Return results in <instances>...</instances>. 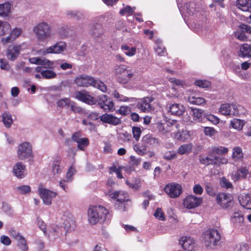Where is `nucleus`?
Here are the masks:
<instances>
[{"mask_svg":"<svg viewBox=\"0 0 251 251\" xmlns=\"http://www.w3.org/2000/svg\"><path fill=\"white\" fill-rule=\"evenodd\" d=\"M74 82L78 86L87 87L92 86L103 92L106 91V86L104 83L100 80H96L93 77L86 75H78L74 80Z\"/></svg>","mask_w":251,"mask_h":251,"instance_id":"nucleus-1","label":"nucleus"},{"mask_svg":"<svg viewBox=\"0 0 251 251\" xmlns=\"http://www.w3.org/2000/svg\"><path fill=\"white\" fill-rule=\"evenodd\" d=\"M108 214V210L103 206L100 205L91 206L88 210L89 222L92 225H95L99 222H103L105 221Z\"/></svg>","mask_w":251,"mask_h":251,"instance_id":"nucleus-2","label":"nucleus"},{"mask_svg":"<svg viewBox=\"0 0 251 251\" xmlns=\"http://www.w3.org/2000/svg\"><path fill=\"white\" fill-rule=\"evenodd\" d=\"M202 238L205 246L211 249L219 245L222 236L217 229L209 228L203 232Z\"/></svg>","mask_w":251,"mask_h":251,"instance_id":"nucleus-3","label":"nucleus"},{"mask_svg":"<svg viewBox=\"0 0 251 251\" xmlns=\"http://www.w3.org/2000/svg\"><path fill=\"white\" fill-rule=\"evenodd\" d=\"M33 31L38 40L41 42L50 38L53 35L51 25L44 21L37 24L33 27Z\"/></svg>","mask_w":251,"mask_h":251,"instance_id":"nucleus-4","label":"nucleus"},{"mask_svg":"<svg viewBox=\"0 0 251 251\" xmlns=\"http://www.w3.org/2000/svg\"><path fill=\"white\" fill-rule=\"evenodd\" d=\"M128 68L123 65L115 66V73L118 77L120 83H126L133 76V72Z\"/></svg>","mask_w":251,"mask_h":251,"instance_id":"nucleus-5","label":"nucleus"},{"mask_svg":"<svg viewBox=\"0 0 251 251\" xmlns=\"http://www.w3.org/2000/svg\"><path fill=\"white\" fill-rule=\"evenodd\" d=\"M242 107L233 103L222 104L219 109V112L225 116H238L240 114Z\"/></svg>","mask_w":251,"mask_h":251,"instance_id":"nucleus-6","label":"nucleus"},{"mask_svg":"<svg viewBox=\"0 0 251 251\" xmlns=\"http://www.w3.org/2000/svg\"><path fill=\"white\" fill-rule=\"evenodd\" d=\"M216 201L222 208L227 209L232 206L233 198L230 194L220 193L216 196Z\"/></svg>","mask_w":251,"mask_h":251,"instance_id":"nucleus-7","label":"nucleus"},{"mask_svg":"<svg viewBox=\"0 0 251 251\" xmlns=\"http://www.w3.org/2000/svg\"><path fill=\"white\" fill-rule=\"evenodd\" d=\"M17 155L21 160H25L32 156V146L28 142L22 143L18 146Z\"/></svg>","mask_w":251,"mask_h":251,"instance_id":"nucleus-8","label":"nucleus"},{"mask_svg":"<svg viewBox=\"0 0 251 251\" xmlns=\"http://www.w3.org/2000/svg\"><path fill=\"white\" fill-rule=\"evenodd\" d=\"M39 193L43 203L47 205H50L52 199L57 195V193L43 187H39Z\"/></svg>","mask_w":251,"mask_h":251,"instance_id":"nucleus-9","label":"nucleus"},{"mask_svg":"<svg viewBox=\"0 0 251 251\" xmlns=\"http://www.w3.org/2000/svg\"><path fill=\"white\" fill-rule=\"evenodd\" d=\"M164 191L170 198H176L182 193V187L178 183H172L165 186Z\"/></svg>","mask_w":251,"mask_h":251,"instance_id":"nucleus-10","label":"nucleus"},{"mask_svg":"<svg viewBox=\"0 0 251 251\" xmlns=\"http://www.w3.org/2000/svg\"><path fill=\"white\" fill-rule=\"evenodd\" d=\"M74 95L76 99L88 104H94L97 102L96 99L90 95L89 93L85 90L76 91Z\"/></svg>","mask_w":251,"mask_h":251,"instance_id":"nucleus-11","label":"nucleus"},{"mask_svg":"<svg viewBox=\"0 0 251 251\" xmlns=\"http://www.w3.org/2000/svg\"><path fill=\"white\" fill-rule=\"evenodd\" d=\"M202 199L192 195L187 196L183 200V205L187 209H192L199 206Z\"/></svg>","mask_w":251,"mask_h":251,"instance_id":"nucleus-12","label":"nucleus"},{"mask_svg":"<svg viewBox=\"0 0 251 251\" xmlns=\"http://www.w3.org/2000/svg\"><path fill=\"white\" fill-rule=\"evenodd\" d=\"M25 45V44H22L9 46L6 51L7 58L12 61L15 60L20 54L22 47Z\"/></svg>","mask_w":251,"mask_h":251,"instance_id":"nucleus-13","label":"nucleus"},{"mask_svg":"<svg viewBox=\"0 0 251 251\" xmlns=\"http://www.w3.org/2000/svg\"><path fill=\"white\" fill-rule=\"evenodd\" d=\"M96 100L101 108L105 110L112 111L114 110V103L110 99H108L106 95L100 96Z\"/></svg>","mask_w":251,"mask_h":251,"instance_id":"nucleus-14","label":"nucleus"},{"mask_svg":"<svg viewBox=\"0 0 251 251\" xmlns=\"http://www.w3.org/2000/svg\"><path fill=\"white\" fill-rule=\"evenodd\" d=\"M179 243L184 250L189 251H193L196 248L195 240L189 236L182 237L179 240Z\"/></svg>","mask_w":251,"mask_h":251,"instance_id":"nucleus-15","label":"nucleus"},{"mask_svg":"<svg viewBox=\"0 0 251 251\" xmlns=\"http://www.w3.org/2000/svg\"><path fill=\"white\" fill-rule=\"evenodd\" d=\"M249 174V168L246 166H241L237 168L236 172H233L231 174L232 179L234 181H237L241 178H246Z\"/></svg>","mask_w":251,"mask_h":251,"instance_id":"nucleus-16","label":"nucleus"},{"mask_svg":"<svg viewBox=\"0 0 251 251\" xmlns=\"http://www.w3.org/2000/svg\"><path fill=\"white\" fill-rule=\"evenodd\" d=\"M22 32L23 30L21 28L15 27L11 31L8 36L1 39V43L3 44L12 43L21 35Z\"/></svg>","mask_w":251,"mask_h":251,"instance_id":"nucleus-17","label":"nucleus"},{"mask_svg":"<svg viewBox=\"0 0 251 251\" xmlns=\"http://www.w3.org/2000/svg\"><path fill=\"white\" fill-rule=\"evenodd\" d=\"M66 48V45L65 43L63 42H58L53 45L47 48L45 51H44V53H60L63 51Z\"/></svg>","mask_w":251,"mask_h":251,"instance_id":"nucleus-18","label":"nucleus"},{"mask_svg":"<svg viewBox=\"0 0 251 251\" xmlns=\"http://www.w3.org/2000/svg\"><path fill=\"white\" fill-rule=\"evenodd\" d=\"M63 220V225L64 228L68 230H71L75 227V221L72 215L69 212H65L62 217Z\"/></svg>","mask_w":251,"mask_h":251,"instance_id":"nucleus-19","label":"nucleus"},{"mask_svg":"<svg viewBox=\"0 0 251 251\" xmlns=\"http://www.w3.org/2000/svg\"><path fill=\"white\" fill-rule=\"evenodd\" d=\"M109 197L113 199L117 200L121 204L129 201L127 193L123 191H115L114 193H111L109 194Z\"/></svg>","mask_w":251,"mask_h":251,"instance_id":"nucleus-20","label":"nucleus"},{"mask_svg":"<svg viewBox=\"0 0 251 251\" xmlns=\"http://www.w3.org/2000/svg\"><path fill=\"white\" fill-rule=\"evenodd\" d=\"M100 119L103 123L115 126L121 123L120 119L111 114H104L100 116Z\"/></svg>","mask_w":251,"mask_h":251,"instance_id":"nucleus-21","label":"nucleus"},{"mask_svg":"<svg viewBox=\"0 0 251 251\" xmlns=\"http://www.w3.org/2000/svg\"><path fill=\"white\" fill-rule=\"evenodd\" d=\"M184 106L179 103H173L170 105L169 112L175 116H180L183 115L185 111Z\"/></svg>","mask_w":251,"mask_h":251,"instance_id":"nucleus-22","label":"nucleus"},{"mask_svg":"<svg viewBox=\"0 0 251 251\" xmlns=\"http://www.w3.org/2000/svg\"><path fill=\"white\" fill-rule=\"evenodd\" d=\"M13 3L11 2H5L0 4V17H8L11 13Z\"/></svg>","mask_w":251,"mask_h":251,"instance_id":"nucleus-23","label":"nucleus"},{"mask_svg":"<svg viewBox=\"0 0 251 251\" xmlns=\"http://www.w3.org/2000/svg\"><path fill=\"white\" fill-rule=\"evenodd\" d=\"M151 98L146 97L139 102L137 104V107L144 112H148L151 110L150 102L152 101Z\"/></svg>","mask_w":251,"mask_h":251,"instance_id":"nucleus-24","label":"nucleus"},{"mask_svg":"<svg viewBox=\"0 0 251 251\" xmlns=\"http://www.w3.org/2000/svg\"><path fill=\"white\" fill-rule=\"evenodd\" d=\"M25 170V165L22 162H18L13 167V172L15 176L18 178L24 177V173Z\"/></svg>","mask_w":251,"mask_h":251,"instance_id":"nucleus-25","label":"nucleus"},{"mask_svg":"<svg viewBox=\"0 0 251 251\" xmlns=\"http://www.w3.org/2000/svg\"><path fill=\"white\" fill-rule=\"evenodd\" d=\"M231 157L235 162L242 161L244 157V154L241 148L240 147H234L232 150Z\"/></svg>","mask_w":251,"mask_h":251,"instance_id":"nucleus-26","label":"nucleus"},{"mask_svg":"<svg viewBox=\"0 0 251 251\" xmlns=\"http://www.w3.org/2000/svg\"><path fill=\"white\" fill-rule=\"evenodd\" d=\"M236 6L243 11H250L251 10V0H237Z\"/></svg>","mask_w":251,"mask_h":251,"instance_id":"nucleus-27","label":"nucleus"},{"mask_svg":"<svg viewBox=\"0 0 251 251\" xmlns=\"http://www.w3.org/2000/svg\"><path fill=\"white\" fill-rule=\"evenodd\" d=\"M143 141L147 146L155 147L159 145L160 143L158 139L150 135H146L143 138Z\"/></svg>","mask_w":251,"mask_h":251,"instance_id":"nucleus-28","label":"nucleus"},{"mask_svg":"<svg viewBox=\"0 0 251 251\" xmlns=\"http://www.w3.org/2000/svg\"><path fill=\"white\" fill-rule=\"evenodd\" d=\"M231 221L235 225H241L244 222V217L241 212L235 211L231 216Z\"/></svg>","mask_w":251,"mask_h":251,"instance_id":"nucleus-29","label":"nucleus"},{"mask_svg":"<svg viewBox=\"0 0 251 251\" xmlns=\"http://www.w3.org/2000/svg\"><path fill=\"white\" fill-rule=\"evenodd\" d=\"M239 201L242 206L251 209V195H246L239 198Z\"/></svg>","mask_w":251,"mask_h":251,"instance_id":"nucleus-30","label":"nucleus"},{"mask_svg":"<svg viewBox=\"0 0 251 251\" xmlns=\"http://www.w3.org/2000/svg\"><path fill=\"white\" fill-rule=\"evenodd\" d=\"M1 117V120L4 126L7 128H10L13 122L11 114L8 112H5L2 114Z\"/></svg>","mask_w":251,"mask_h":251,"instance_id":"nucleus-31","label":"nucleus"},{"mask_svg":"<svg viewBox=\"0 0 251 251\" xmlns=\"http://www.w3.org/2000/svg\"><path fill=\"white\" fill-rule=\"evenodd\" d=\"M193 145L192 143H188L181 145L177 149V152L178 154L182 155L184 154L190 153L192 150Z\"/></svg>","mask_w":251,"mask_h":251,"instance_id":"nucleus-32","label":"nucleus"},{"mask_svg":"<svg viewBox=\"0 0 251 251\" xmlns=\"http://www.w3.org/2000/svg\"><path fill=\"white\" fill-rule=\"evenodd\" d=\"M61 161L59 158L54 160L51 165V172L54 175L59 174L61 172L62 167L60 166Z\"/></svg>","mask_w":251,"mask_h":251,"instance_id":"nucleus-33","label":"nucleus"},{"mask_svg":"<svg viewBox=\"0 0 251 251\" xmlns=\"http://www.w3.org/2000/svg\"><path fill=\"white\" fill-rule=\"evenodd\" d=\"M11 29L10 24L6 21H0V36H4Z\"/></svg>","mask_w":251,"mask_h":251,"instance_id":"nucleus-34","label":"nucleus"},{"mask_svg":"<svg viewBox=\"0 0 251 251\" xmlns=\"http://www.w3.org/2000/svg\"><path fill=\"white\" fill-rule=\"evenodd\" d=\"M16 241L18 248L21 251H28V247L27 244V241L24 236L20 237Z\"/></svg>","mask_w":251,"mask_h":251,"instance_id":"nucleus-35","label":"nucleus"},{"mask_svg":"<svg viewBox=\"0 0 251 251\" xmlns=\"http://www.w3.org/2000/svg\"><path fill=\"white\" fill-rule=\"evenodd\" d=\"M239 56L242 57L251 56V46L243 44L240 48Z\"/></svg>","mask_w":251,"mask_h":251,"instance_id":"nucleus-36","label":"nucleus"},{"mask_svg":"<svg viewBox=\"0 0 251 251\" xmlns=\"http://www.w3.org/2000/svg\"><path fill=\"white\" fill-rule=\"evenodd\" d=\"M66 15L70 18L75 19L77 20H80L83 17V15L80 12L71 10H67L66 12Z\"/></svg>","mask_w":251,"mask_h":251,"instance_id":"nucleus-37","label":"nucleus"},{"mask_svg":"<svg viewBox=\"0 0 251 251\" xmlns=\"http://www.w3.org/2000/svg\"><path fill=\"white\" fill-rule=\"evenodd\" d=\"M155 50L156 53L160 56H163L166 53L165 49L162 45V41L160 39L155 41Z\"/></svg>","mask_w":251,"mask_h":251,"instance_id":"nucleus-38","label":"nucleus"},{"mask_svg":"<svg viewBox=\"0 0 251 251\" xmlns=\"http://www.w3.org/2000/svg\"><path fill=\"white\" fill-rule=\"evenodd\" d=\"M121 49L123 50L125 54L128 56H132L136 52V48L135 47H130L126 45H123L121 46Z\"/></svg>","mask_w":251,"mask_h":251,"instance_id":"nucleus-39","label":"nucleus"},{"mask_svg":"<svg viewBox=\"0 0 251 251\" xmlns=\"http://www.w3.org/2000/svg\"><path fill=\"white\" fill-rule=\"evenodd\" d=\"M175 136L177 140L185 141L189 138L190 134V132L187 130H182L181 132H176Z\"/></svg>","mask_w":251,"mask_h":251,"instance_id":"nucleus-40","label":"nucleus"},{"mask_svg":"<svg viewBox=\"0 0 251 251\" xmlns=\"http://www.w3.org/2000/svg\"><path fill=\"white\" fill-rule=\"evenodd\" d=\"M192 111L194 120L199 122H202L203 120V110L198 108H193Z\"/></svg>","mask_w":251,"mask_h":251,"instance_id":"nucleus-41","label":"nucleus"},{"mask_svg":"<svg viewBox=\"0 0 251 251\" xmlns=\"http://www.w3.org/2000/svg\"><path fill=\"white\" fill-rule=\"evenodd\" d=\"M41 75L45 79H49L55 78L56 74L55 72L50 69H44L41 72Z\"/></svg>","mask_w":251,"mask_h":251,"instance_id":"nucleus-42","label":"nucleus"},{"mask_svg":"<svg viewBox=\"0 0 251 251\" xmlns=\"http://www.w3.org/2000/svg\"><path fill=\"white\" fill-rule=\"evenodd\" d=\"M230 125L234 129L241 130L244 125V121L238 119H233L230 122Z\"/></svg>","mask_w":251,"mask_h":251,"instance_id":"nucleus-43","label":"nucleus"},{"mask_svg":"<svg viewBox=\"0 0 251 251\" xmlns=\"http://www.w3.org/2000/svg\"><path fill=\"white\" fill-rule=\"evenodd\" d=\"M170 123H168V121H166L163 124H159L157 126L158 130L163 134H166L169 132H171V128H170Z\"/></svg>","mask_w":251,"mask_h":251,"instance_id":"nucleus-44","label":"nucleus"},{"mask_svg":"<svg viewBox=\"0 0 251 251\" xmlns=\"http://www.w3.org/2000/svg\"><path fill=\"white\" fill-rule=\"evenodd\" d=\"M188 101L193 104L201 105L206 102L205 100L201 97H190L188 98Z\"/></svg>","mask_w":251,"mask_h":251,"instance_id":"nucleus-45","label":"nucleus"},{"mask_svg":"<svg viewBox=\"0 0 251 251\" xmlns=\"http://www.w3.org/2000/svg\"><path fill=\"white\" fill-rule=\"evenodd\" d=\"M200 162L205 165H209L210 164L215 165V163H218L217 162L215 158V157L213 158H210L209 157H202L200 159Z\"/></svg>","mask_w":251,"mask_h":251,"instance_id":"nucleus-46","label":"nucleus"},{"mask_svg":"<svg viewBox=\"0 0 251 251\" xmlns=\"http://www.w3.org/2000/svg\"><path fill=\"white\" fill-rule=\"evenodd\" d=\"M72 101L68 98H64L58 100L56 102L58 107L60 108H64L66 107H70Z\"/></svg>","mask_w":251,"mask_h":251,"instance_id":"nucleus-47","label":"nucleus"},{"mask_svg":"<svg viewBox=\"0 0 251 251\" xmlns=\"http://www.w3.org/2000/svg\"><path fill=\"white\" fill-rule=\"evenodd\" d=\"M89 141L88 138H82L77 143V148L80 150L84 151V149L89 145Z\"/></svg>","mask_w":251,"mask_h":251,"instance_id":"nucleus-48","label":"nucleus"},{"mask_svg":"<svg viewBox=\"0 0 251 251\" xmlns=\"http://www.w3.org/2000/svg\"><path fill=\"white\" fill-rule=\"evenodd\" d=\"M53 62L49 60V59H42L40 65H43V67L45 69H52L54 68Z\"/></svg>","mask_w":251,"mask_h":251,"instance_id":"nucleus-49","label":"nucleus"},{"mask_svg":"<svg viewBox=\"0 0 251 251\" xmlns=\"http://www.w3.org/2000/svg\"><path fill=\"white\" fill-rule=\"evenodd\" d=\"M220 184L221 186L226 189L232 188L233 186L231 183H230L226 177H222L221 178L220 180Z\"/></svg>","mask_w":251,"mask_h":251,"instance_id":"nucleus-50","label":"nucleus"},{"mask_svg":"<svg viewBox=\"0 0 251 251\" xmlns=\"http://www.w3.org/2000/svg\"><path fill=\"white\" fill-rule=\"evenodd\" d=\"M235 36L237 39L243 41L246 40L247 38L244 31L240 28L235 32Z\"/></svg>","mask_w":251,"mask_h":251,"instance_id":"nucleus-51","label":"nucleus"},{"mask_svg":"<svg viewBox=\"0 0 251 251\" xmlns=\"http://www.w3.org/2000/svg\"><path fill=\"white\" fill-rule=\"evenodd\" d=\"M195 84L201 88H208L210 86V82L207 80H197L195 82Z\"/></svg>","mask_w":251,"mask_h":251,"instance_id":"nucleus-52","label":"nucleus"},{"mask_svg":"<svg viewBox=\"0 0 251 251\" xmlns=\"http://www.w3.org/2000/svg\"><path fill=\"white\" fill-rule=\"evenodd\" d=\"M15 190L21 194H25L30 191V187L27 185H22L16 187Z\"/></svg>","mask_w":251,"mask_h":251,"instance_id":"nucleus-53","label":"nucleus"},{"mask_svg":"<svg viewBox=\"0 0 251 251\" xmlns=\"http://www.w3.org/2000/svg\"><path fill=\"white\" fill-rule=\"evenodd\" d=\"M131 111L130 108L127 106H122L120 107V109L116 111L117 113H118L122 115H126L128 114Z\"/></svg>","mask_w":251,"mask_h":251,"instance_id":"nucleus-54","label":"nucleus"},{"mask_svg":"<svg viewBox=\"0 0 251 251\" xmlns=\"http://www.w3.org/2000/svg\"><path fill=\"white\" fill-rule=\"evenodd\" d=\"M0 68L1 69L9 71L10 70L11 66L8 62L4 59H0Z\"/></svg>","mask_w":251,"mask_h":251,"instance_id":"nucleus-55","label":"nucleus"},{"mask_svg":"<svg viewBox=\"0 0 251 251\" xmlns=\"http://www.w3.org/2000/svg\"><path fill=\"white\" fill-rule=\"evenodd\" d=\"M75 173V170L74 168L71 167L67 172L65 179L67 182H71L73 180V176Z\"/></svg>","mask_w":251,"mask_h":251,"instance_id":"nucleus-56","label":"nucleus"},{"mask_svg":"<svg viewBox=\"0 0 251 251\" xmlns=\"http://www.w3.org/2000/svg\"><path fill=\"white\" fill-rule=\"evenodd\" d=\"M70 107L71 108V110L73 111L74 113H77L80 114L83 112V109L80 106H77L73 101H72Z\"/></svg>","mask_w":251,"mask_h":251,"instance_id":"nucleus-57","label":"nucleus"},{"mask_svg":"<svg viewBox=\"0 0 251 251\" xmlns=\"http://www.w3.org/2000/svg\"><path fill=\"white\" fill-rule=\"evenodd\" d=\"M154 216L158 220L164 221L165 220V218L164 213L162 212V210L160 208H157L156 210Z\"/></svg>","mask_w":251,"mask_h":251,"instance_id":"nucleus-58","label":"nucleus"},{"mask_svg":"<svg viewBox=\"0 0 251 251\" xmlns=\"http://www.w3.org/2000/svg\"><path fill=\"white\" fill-rule=\"evenodd\" d=\"M203 131L206 135L209 136H213L217 133L216 130L214 128L211 127H205L204 128Z\"/></svg>","mask_w":251,"mask_h":251,"instance_id":"nucleus-59","label":"nucleus"},{"mask_svg":"<svg viewBox=\"0 0 251 251\" xmlns=\"http://www.w3.org/2000/svg\"><path fill=\"white\" fill-rule=\"evenodd\" d=\"M141 130L140 128L138 127H132V133L133 137L136 141H138L140 137L141 134Z\"/></svg>","mask_w":251,"mask_h":251,"instance_id":"nucleus-60","label":"nucleus"},{"mask_svg":"<svg viewBox=\"0 0 251 251\" xmlns=\"http://www.w3.org/2000/svg\"><path fill=\"white\" fill-rule=\"evenodd\" d=\"M9 234L10 235V236L14 238L15 240L18 239L20 237H21L22 236L20 233L17 232L14 228L10 229V230H9Z\"/></svg>","mask_w":251,"mask_h":251,"instance_id":"nucleus-61","label":"nucleus"},{"mask_svg":"<svg viewBox=\"0 0 251 251\" xmlns=\"http://www.w3.org/2000/svg\"><path fill=\"white\" fill-rule=\"evenodd\" d=\"M228 151V149L227 148L220 147L214 149V151L217 154H226Z\"/></svg>","mask_w":251,"mask_h":251,"instance_id":"nucleus-62","label":"nucleus"},{"mask_svg":"<svg viewBox=\"0 0 251 251\" xmlns=\"http://www.w3.org/2000/svg\"><path fill=\"white\" fill-rule=\"evenodd\" d=\"M134 150L140 155H144L146 154V150L138 145H135L133 146Z\"/></svg>","mask_w":251,"mask_h":251,"instance_id":"nucleus-63","label":"nucleus"},{"mask_svg":"<svg viewBox=\"0 0 251 251\" xmlns=\"http://www.w3.org/2000/svg\"><path fill=\"white\" fill-rule=\"evenodd\" d=\"M176 157V154L174 152L169 151L166 152L164 155V158L167 160H170Z\"/></svg>","mask_w":251,"mask_h":251,"instance_id":"nucleus-64","label":"nucleus"}]
</instances>
